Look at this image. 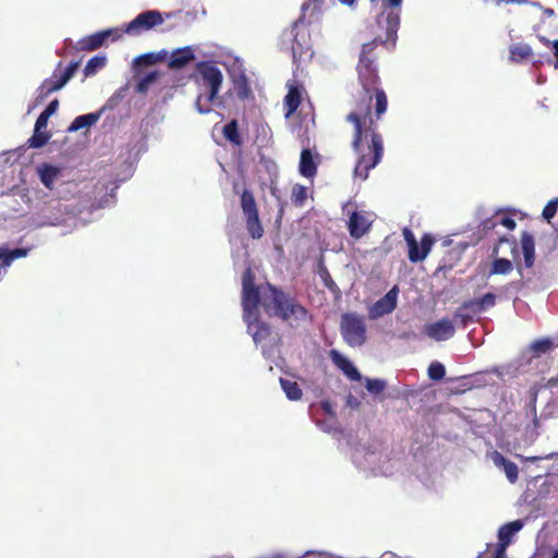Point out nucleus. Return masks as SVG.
<instances>
[{"instance_id": "25", "label": "nucleus", "mask_w": 558, "mask_h": 558, "mask_svg": "<svg viewBox=\"0 0 558 558\" xmlns=\"http://www.w3.org/2000/svg\"><path fill=\"white\" fill-rule=\"evenodd\" d=\"M521 247L524 257V266L532 268L535 263V241L534 236L527 231H523L521 234Z\"/></svg>"}, {"instance_id": "14", "label": "nucleus", "mask_w": 558, "mask_h": 558, "mask_svg": "<svg viewBox=\"0 0 558 558\" xmlns=\"http://www.w3.org/2000/svg\"><path fill=\"white\" fill-rule=\"evenodd\" d=\"M35 172L40 183L49 191H53L57 182L62 177V167L50 162H41L36 166Z\"/></svg>"}, {"instance_id": "30", "label": "nucleus", "mask_w": 558, "mask_h": 558, "mask_svg": "<svg viewBox=\"0 0 558 558\" xmlns=\"http://www.w3.org/2000/svg\"><path fill=\"white\" fill-rule=\"evenodd\" d=\"M99 117H100L99 113H88V114L78 116L70 124V126L68 128V131L76 132L81 129L88 128V126L95 124L98 121Z\"/></svg>"}, {"instance_id": "54", "label": "nucleus", "mask_w": 558, "mask_h": 558, "mask_svg": "<svg viewBox=\"0 0 558 558\" xmlns=\"http://www.w3.org/2000/svg\"><path fill=\"white\" fill-rule=\"evenodd\" d=\"M554 48H555V57H556V64H555V66L558 68V40L554 41Z\"/></svg>"}, {"instance_id": "34", "label": "nucleus", "mask_w": 558, "mask_h": 558, "mask_svg": "<svg viewBox=\"0 0 558 558\" xmlns=\"http://www.w3.org/2000/svg\"><path fill=\"white\" fill-rule=\"evenodd\" d=\"M51 134L46 130L34 128V134L28 138V146L32 148H41L50 140Z\"/></svg>"}, {"instance_id": "28", "label": "nucleus", "mask_w": 558, "mask_h": 558, "mask_svg": "<svg viewBox=\"0 0 558 558\" xmlns=\"http://www.w3.org/2000/svg\"><path fill=\"white\" fill-rule=\"evenodd\" d=\"M509 52L510 60L517 63L527 60L533 54L532 48L527 44L522 43L510 46Z\"/></svg>"}, {"instance_id": "37", "label": "nucleus", "mask_w": 558, "mask_h": 558, "mask_svg": "<svg viewBox=\"0 0 558 558\" xmlns=\"http://www.w3.org/2000/svg\"><path fill=\"white\" fill-rule=\"evenodd\" d=\"M160 73L158 71H153L145 75L136 85V90L141 94H146L150 84L158 80Z\"/></svg>"}, {"instance_id": "32", "label": "nucleus", "mask_w": 558, "mask_h": 558, "mask_svg": "<svg viewBox=\"0 0 558 558\" xmlns=\"http://www.w3.org/2000/svg\"><path fill=\"white\" fill-rule=\"evenodd\" d=\"M513 270V264L508 258L496 257L489 268V276L508 275Z\"/></svg>"}, {"instance_id": "16", "label": "nucleus", "mask_w": 558, "mask_h": 558, "mask_svg": "<svg viewBox=\"0 0 558 558\" xmlns=\"http://www.w3.org/2000/svg\"><path fill=\"white\" fill-rule=\"evenodd\" d=\"M304 27L305 26H301L294 29L292 26L291 29V35H293L291 49L294 59L302 58L311 50V36L308 31Z\"/></svg>"}, {"instance_id": "57", "label": "nucleus", "mask_w": 558, "mask_h": 558, "mask_svg": "<svg viewBox=\"0 0 558 558\" xmlns=\"http://www.w3.org/2000/svg\"><path fill=\"white\" fill-rule=\"evenodd\" d=\"M343 4L351 5L355 0H339Z\"/></svg>"}, {"instance_id": "51", "label": "nucleus", "mask_w": 558, "mask_h": 558, "mask_svg": "<svg viewBox=\"0 0 558 558\" xmlns=\"http://www.w3.org/2000/svg\"><path fill=\"white\" fill-rule=\"evenodd\" d=\"M59 108V100L58 99H53L47 107L46 109L43 111L44 113H46L48 117H51L52 114L56 113V111L58 110Z\"/></svg>"}, {"instance_id": "13", "label": "nucleus", "mask_w": 558, "mask_h": 558, "mask_svg": "<svg viewBox=\"0 0 558 558\" xmlns=\"http://www.w3.org/2000/svg\"><path fill=\"white\" fill-rule=\"evenodd\" d=\"M398 293L399 288L395 286L383 298L376 301L369 308V318L376 319L391 313L397 307Z\"/></svg>"}, {"instance_id": "3", "label": "nucleus", "mask_w": 558, "mask_h": 558, "mask_svg": "<svg viewBox=\"0 0 558 558\" xmlns=\"http://www.w3.org/2000/svg\"><path fill=\"white\" fill-rule=\"evenodd\" d=\"M268 293H264L263 307L266 312L279 317L290 325L304 322L307 318V310L295 298L284 293L270 283H267Z\"/></svg>"}, {"instance_id": "11", "label": "nucleus", "mask_w": 558, "mask_h": 558, "mask_svg": "<svg viewBox=\"0 0 558 558\" xmlns=\"http://www.w3.org/2000/svg\"><path fill=\"white\" fill-rule=\"evenodd\" d=\"M323 13L324 0H306L301 7L300 16L293 22L294 29L318 24L322 21Z\"/></svg>"}, {"instance_id": "6", "label": "nucleus", "mask_w": 558, "mask_h": 558, "mask_svg": "<svg viewBox=\"0 0 558 558\" xmlns=\"http://www.w3.org/2000/svg\"><path fill=\"white\" fill-rule=\"evenodd\" d=\"M340 332L344 342L350 347H362L366 340L364 317L356 313H344L340 319Z\"/></svg>"}, {"instance_id": "5", "label": "nucleus", "mask_w": 558, "mask_h": 558, "mask_svg": "<svg viewBox=\"0 0 558 558\" xmlns=\"http://www.w3.org/2000/svg\"><path fill=\"white\" fill-rule=\"evenodd\" d=\"M266 291L262 292L260 288L255 284V275L251 268H246L242 276V308H243V318H254L259 316L258 307L264 300V293H268L267 287Z\"/></svg>"}, {"instance_id": "63", "label": "nucleus", "mask_w": 558, "mask_h": 558, "mask_svg": "<svg viewBox=\"0 0 558 558\" xmlns=\"http://www.w3.org/2000/svg\"><path fill=\"white\" fill-rule=\"evenodd\" d=\"M477 558H481V555Z\"/></svg>"}, {"instance_id": "19", "label": "nucleus", "mask_w": 558, "mask_h": 558, "mask_svg": "<svg viewBox=\"0 0 558 558\" xmlns=\"http://www.w3.org/2000/svg\"><path fill=\"white\" fill-rule=\"evenodd\" d=\"M330 359L332 361V363L351 380H360L361 379V374L360 372L357 371V368L351 363V361L345 357L344 355H342L339 351L337 350H331L330 353Z\"/></svg>"}, {"instance_id": "46", "label": "nucleus", "mask_w": 558, "mask_h": 558, "mask_svg": "<svg viewBox=\"0 0 558 558\" xmlns=\"http://www.w3.org/2000/svg\"><path fill=\"white\" fill-rule=\"evenodd\" d=\"M525 287V282L522 279L513 280L501 287V291L505 294H515L522 291Z\"/></svg>"}, {"instance_id": "31", "label": "nucleus", "mask_w": 558, "mask_h": 558, "mask_svg": "<svg viewBox=\"0 0 558 558\" xmlns=\"http://www.w3.org/2000/svg\"><path fill=\"white\" fill-rule=\"evenodd\" d=\"M280 386L284 391L287 398L291 401H298L302 398L303 392L296 381L280 378Z\"/></svg>"}, {"instance_id": "56", "label": "nucleus", "mask_w": 558, "mask_h": 558, "mask_svg": "<svg viewBox=\"0 0 558 558\" xmlns=\"http://www.w3.org/2000/svg\"><path fill=\"white\" fill-rule=\"evenodd\" d=\"M310 554H317L319 556H326L327 555V553H325V551H306L304 554V556H308Z\"/></svg>"}, {"instance_id": "22", "label": "nucleus", "mask_w": 558, "mask_h": 558, "mask_svg": "<svg viewBox=\"0 0 558 558\" xmlns=\"http://www.w3.org/2000/svg\"><path fill=\"white\" fill-rule=\"evenodd\" d=\"M495 304L496 295L492 292H487L481 298L465 301L463 303V308H470L472 314H480L494 307Z\"/></svg>"}, {"instance_id": "44", "label": "nucleus", "mask_w": 558, "mask_h": 558, "mask_svg": "<svg viewBox=\"0 0 558 558\" xmlns=\"http://www.w3.org/2000/svg\"><path fill=\"white\" fill-rule=\"evenodd\" d=\"M2 252H3V257H2L3 266H9L12 263V260H14L15 258H20V257H23L26 255V250H24V248H15L12 251L2 248Z\"/></svg>"}, {"instance_id": "39", "label": "nucleus", "mask_w": 558, "mask_h": 558, "mask_svg": "<svg viewBox=\"0 0 558 558\" xmlns=\"http://www.w3.org/2000/svg\"><path fill=\"white\" fill-rule=\"evenodd\" d=\"M167 56V52L163 51L162 53H145L141 57H138L135 62L137 65H151L158 61L163 60V58Z\"/></svg>"}, {"instance_id": "49", "label": "nucleus", "mask_w": 558, "mask_h": 558, "mask_svg": "<svg viewBox=\"0 0 558 558\" xmlns=\"http://www.w3.org/2000/svg\"><path fill=\"white\" fill-rule=\"evenodd\" d=\"M477 314H472L470 308H463V304L458 308L454 316L456 318H459L462 325H466L470 320H473V318Z\"/></svg>"}, {"instance_id": "53", "label": "nucleus", "mask_w": 558, "mask_h": 558, "mask_svg": "<svg viewBox=\"0 0 558 558\" xmlns=\"http://www.w3.org/2000/svg\"><path fill=\"white\" fill-rule=\"evenodd\" d=\"M546 387H548V388L558 387V375L556 377L549 378L546 384Z\"/></svg>"}, {"instance_id": "59", "label": "nucleus", "mask_w": 558, "mask_h": 558, "mask_svg": "<svg viewBox=\"0 0 558 558\" xmlns=\"http://www.w3.org/2000/svg\"><path fill=\"white\" fill-rule=\"evenodd\" d=\"M512 2H515V3H526L527 1L526 0H511Z\"/></svg>"}, {"instance_id": "27", "label": "nucleus", "mask_w": 558, "mask_h": 558, "mask_svg": "<svg viewBox=\"0 0 558 558\" xmlns=\"http://www.w3.org/2000/svg\"><path fill=\"white\" fill-rule=\"evenodd\" d=\"M302 94L299 86H291L284 97L283 104L286 109V118L291 117L301 105Z\"/></svg>"}, {"instance_id": "4", "label": "nucleus", "mask_w": 558, "mask_h": 558, "mask_svg": "<svg viewBox=\"0 0 558 558\" xmlns=\"http://www.w3.org/2000/svg\"><path fill=\"white\" fill-rule=\"evenodd\" d=\"M195 81L205 88H208V95L206 97L202 94L197 96L195 108L202 114L209 113L211 111L210 104L218 98L219 90L222 86V72L215 63L201 61L196 64Z\"/></svg>"}, {"instance_id": "1", "label": "nucleus", "mask_w": 558, "mask_h": 558, "mask_svg": "<svg viewBox=\"0 0 558 558\" xmlns=\"http://www.w3.org/2000/svg\"><path fill=\"white\" fill-rule=\"evenodd\" d=\"M376 24L379 28L385 29V36L377 35L372 41L363 44L359 62L356 64L357 80L363 88L359 94L353 110H357L362 104L367 107V111H372L373 101L375 100L374 116L376 120H380L383 114L387 111L388 98L380 85V77L378 73V56L376 48L381 45L391 44L395 46L397 40V33L400 22L391 34L388 28L387 13L384 10L378 14Z\"/></svg>"}, {"instance_id": "48", "label": "nucleus", "mask_w": 558, "mask_h": 558, "mask_svg": "<svg viewBox=\"0 0 558 558\" xmlns=\"http://www.w3.org/2000/svg\"><path fill=\"white\" fill-rule=\"evenodd\" d=\"M386 384L380 379H366V389L372 393H380L384 391Z\"/></svg>"}, {"instance_id": "52", "label": "nucleus", "mask_w": 558, "mask_h": 558, "mask_svg": "<svg viewBox=\"0 0 558 558\" xmlns=\"http://www.w3.org/2000/svg\"><path fill=\"white\" fill-rule=\"evenodd\" d=\"M322 409L324 410V412L326 414L335 416V413L332 411V407H331V404L328 401L322 402Z\"/></svg>"}, {"instance_id": "2", "label": "nucleus", "mask_w": 558, "mask_h": 558, "mask_svg": "<svg viewBox=\"0 0 558 558\" xmlns=\"http://www.w3.org/2000/svg\"><path fill=\"white\" fill-rule=\"evenodd\" d=\"M347 122L353 126L352 148L357 156L354 175L365 181L369 171L376 168L384 157V138L378 132L374 112L367 111L362 104L357 110H352Z\"/></svg>"}, {"instance_id": "24", "label": "nucleus", "mask_w": 558, "mask_h": 558, "mask_svg": "<svg viewBox=\"0 0 558 558\" xmlns=\"http://www.w3.org/2000/svg\"><path fill=\"white\" fill-rule=\"evenodd\" d=\"M194 59V50L190 46L179 48L171 53L168 66L170 69H181Z\"/></svg>"}, {"instance_id": "38", "label": "nucleus", "mask_w": 558, "mask_h": 558, "mask_svg": "<svg viewBox=\"0 0 558 558\" xmlns=\"http://www.w3.org/2000/svg\"><path fill=\"white\" fill-rule=\"evenodd\" d=\"M554 343L549 338H543L534 341L530 349L535 355H539L542 353L548 352L550 349H553Z\"/></svg>"}, {"instance_id": "17", "label": "nucleus", "mask_w": 558, "mask_h": 558, "mask_svg": "<svg viewBox=\"0 0 558 558\" xmlns=\"http://www.w3.org/2000/svg\"><path fill=\"white\" fill-rule=\"evenodd\" d=\"M163 19L159 11H146L138 14L128 26V32L131 33L136 29H150L157 25L162 24Z\"/></svg>"}, {"instance_id": "60", "label": "nucleus", "mask_w": 558, "mask_h": 558, "mask_svg": "<svg viewBox=\"0 0 558 558\" xmlns=\"http://www.w3.org/2000/svg\"><path fill=\"white\" fill-rule=\"evenodd\" d=\"M551 558H558V549H556L551 556Z\"/></svg>"}, {"instance_id": "29", "label": "nucleus", "mask_w": 558, "mask_h": 558, "mask_svg": "<svg viewBox=\"0 0 558 558\" xmlns=\"http://www.w3.org/2000/svg\"><path fill=\"white\" fill-rule=\"evenodd\" d=\"M222 134L225 138L234 146H241L243 143L239 133V124L235 119H232L223 126Z\"/></svg>"}, {"instance_id": "33", "label": "nucleus", "mask_w": 558, "mask_h": 558, "mask_svg": "<svg viewBox=\"0 0 558 558\" xmlns=\"http://www.w3.org/2000/svg\"><path fill=\"white\" fill-rule=\"evenodd\" d=\"M234 90L236 97L241 100H245L250 97L251 87L245 74H241L234 80Z\"/></svg>"}, {"instance_id": "50", "label": "nucleus", "mask_w": 558, "mask_h": 558, "mask_svg": "<svg viewBox=\"0 0 558 558\" xmlns=\"http://www.w3.org/2000/svg\"><path fill=\"white\" fill-rule=\"evenodd\" d=\"M49 118L46 113L41 112L36 120L35 128L37 130H46Z\"/></svg>"}, {"instance_id": "36", "label": "nucleus", "mask_w": 558, "mask_h": 558, "mask_svg": "<svg viewBox=\"0 0 558 558\" xmlns=\"http://www.w3.org/2000/svg\"><path fill=\"white\" fill-rule=\"evenodd\" d=\"M307 198V189L304 185L295 184L292 187V194L291 199L292 203L298 206L302 207Z\"/></svg>"}, {"instance_id": "41", "label": "nucleus", "mask_w": 558, "mask_h": 558, "mask_svg": "<svg viewBox=\"0 0 558 558\" xmlns=\"http://www.w3.org/2000/svg\"><path fill=\"white\" fill-rule=\"evenodd\" d=\"M497 225H500V226L507 228L508 230H514L517 227V222L514 219H512L510 217H502L498 221L487 220L484 223V229L485 230L494 229Z\"/></svg>"}, {"instance_id": "61", "label": "nucleus", "mask_w": 558, "mask_h": 558, "mask_svg": "<svg viewBox=\"0 0 558 558\" xmlns=\"http://www.w3.org/2000/svg\"><path fill=\"white\" fill-rule=\"evenodd\" d=\"M2 257H3V252H2V248H0V260H2Z\"/></svg>"}, {"instance_id": "10", "label": "nucleus", "mask_w": 558, "mask_h": 558, "mask_svg": "<svg viewBox=\"0 0 558 558\" xmlns=\"http://www.w3.org/2000/svg\"><path fill=\"white\" fill-rule=\"evenodd\" d=\"M247 325V330L252 335L253 340L256 344L264 341L269 342V347H277L281 342V338L277 332H274L271 327L264 322H260L258 317L256 319L248 318L244 319Z\"/></svg>"}, {"instance_id": "20", "label": "nucleus", "mask_w": 558, "mask_h": 558, "mask_svg": "<svg viewBox=\"0 0 558 558\" xmlns=\"http://www.w3.org/2000/svg\"><path fill=\"white\" fill-rule=\"evenodd\" d=\"M372 3L377 2L378 0H369ZM401 4L402 0H381V10H384V14L387 13V23L390 33H395V28L399 23V15L401 13Z\"/></svg>"}, {"instance_id": "62", "label": "nucleus", "mask_w": 558, "mask_h": 558, "mask_svg": "<svg viewBox=\"0 0 558 558\" xmlns=\"http://www.w3.org/2000/svg\"><path fill=\"white\" fill-rule=\"evenodd\" d=\"M330 558H342V557H339V556H331Z\"/></svg>"}, {"instance_id": "55", "label": "nucleus", "mask_w": 558, "mask_h": 558, "mask_svg": "<svg viewBox=\"0 0 558 558\" xmlns=\"http://www.w3.org/2000/svg\"><path fill=\"white\" fill-rule=\"evenodd\" d=\"M544 13L547 15V16H553L555 14V11L550 8H546L544 9Z\"/></svg>"}, {"instance_id": "47", "label": "nucleus", "mask_w": 558, "mask_h": 558, "mask_svg": "<svg viewBox=\"0 0 558 558\" xmlns=\"http://www.w3.org/2000/svg\"><path fill=\"white\" fill-rule=\"evenodd\" d=\"M558 198L549 201L543 209L542 216L548 222L551 223V219L557 214Z\"/></svg>"}, {"instance_id": "9", "label": "nucleus", "mask_w": 558, "mask_h": 558, "mask_svg": "<svg viewBox=\"0 0 558 558\" xmlns=\"http://www.w3.org/2000/svg\"><path fill=\"white\" fill-rule=\"evenodd\" d=\"M402 234L408 244L409 259L412 263L424 260L430 252L435 243V239L430 234L425 233L421 239V246H418L415 235L409 228H403Z\"/></svg>"}, {"instance_id": "18", "label": "nucleus", "mask_w": 558, "mask_h": 558, "mask_svg": "<svg viewBox=\"0 0 558 558\" xmlns=\"http://www.w3.org/2000/svg\"><path fill=\"white\" fill-rule=\"evenodd\" d=\"M372 226V222L361 211H353L348 221L349 233L354 239H361L366 234Z\"/></svg>"}, {"instance_id": "26", "label": "nucleus", "mask_w": 558, "mask_h": 558, "mask_svg": "<svg viewBox=\"0 0 558 558\" xmlns=\"http://www.w3.org/2000/svg\"><path fill=\"white\" fill-rule=\"evenodd\" d=\"M299 171L307 179L314 178L317 173V163L314 161L312 151L308 148H304L301 151Z\"/></svg>"}, {"instance_id": "21", "label": "nucleus", "mask_w": 558, "mask_h": 558, "mask_svg": "<svg viewBox=\"0 0 558 558\" xmlns=\"http://www.w3.org/2000/svg\"><path fill=\"white\" fill-rule=\"evenodd\" d=\"M111 34L112 31L107 29L86 36L78 40V49L83 51H94L100 48L105 44V41L111 36Z\"/></svg>"}, {"instance_id": "45", "label": "nucleus", "mask_w": 558, "mask_h": 558, "mask_svg": "<svg viewBox=\"0 0 558 558\" xmlns=\"http://www.w3.org/2000/svg\"><path fill=\"white\" fill-rule=\"evenodd\" d=\"M319 276L324 282V286L329 289L331 292L336 293L339 292V287L333 281L331 275L329 274L328 269L326 267H322L319 269Z\"/></svg>"}, {"instance_id": "12", "label": "nucleus", "mask_w": 558, "mask_h": 558, "mask_svg": "<svg viewBox=\"0 0 558 558\" xmlns=\"http://www.w3.org/2000/svg\"><path fill=\"white\" fill-rule=\"evenodd\" d=\"M524 522L514 520L501 525L498 530V544L495 558H500L506 548L512 543L514 535L522 530Z\"/></svg>"}, {"instance_id": "35", "label": "nucleus", "mask_w": 558, "mask_h": 558, "mask_svg": "<svg viewBox=\"0 0 558 558\" xmlns=\"http://www.w3.org/2000/svg\"><path fill=\"white\" fill-rule=\"evenodd\" d=\"M538 392H539V388L536 385L532 386L527 391L529 409H530V413L533 417V423L535 426L538 425V418H537V414H536V401H537Z\"/></svg>"}, {"instance_id": "8", "label": "nucleus", "mask_w": 558, "mask_h": 558, "mask_svg": "<svg viewBox=\"0 0 558 558\" xmlns=\"http://www.w3.org/2000/svg\"><path fill=\"white\" fill-rule=\"evenodd\" d=\"M80 61L71 62L59 77H57V72L54 71L52 76L45 80L38 87L36 102L41 104L51 93L61 89L74 76Z\"/></svg>"}, {"instance_id": "7", "label": "nucleus", "mask_w": 558, "mask_h": 558, "mask_svg": "<svg viewBox=\"0 0 558 558\" xmlns=\"http://www.w3.org/2000/svg\"><path fill=\"white\" fill-rule=\"evenodd\" d=\"M241 209L245 217L246 230L250 236L254 240H258L264 235V228L262 226L259 214L253 193L248 190H244L241 194Z\"/></svg>"}, {"instance_id": "58", "label": "nucleus", "mask_w": 558, "mask_h": 558, "mask_svg": "<svg viewBox=\"0 0 558 558\" xmlns=\"http://www.w3.org/2000/svg\"><path fill=\"white\" fill-rule=\"evenodd\" d=\"M539 459H541L539 457H529V458H526L527 461H537Z\"/></svg>"}, {"instance_id": "43", "label": "nucleus", "mask_w": 558, "mask_h": 558, "mask_svg": "<svg viewBox=\"0 0 558 558\" xmlns=\"http://www.w3.org/2000/svg\"><path fill=\"white\" fill-rule=\"evenodd\" d=\"M427 374H428V377L432 380H440V379H442L445 377V374H446V369H445L444 364H441L440 362H433V363H430V365L428 366Z\"/></svg>"}, {"instance_id": "40", "label": "nucleus", "mask_w": 558, "mask_h": 558, "mask_svg": "<svg viewBox=\"0 0 558 558\" xmlns=\"http://www.w3.org/2000/svg\"><path fill=\"white\" fill-rule=\"evenodd\" d=\"M106 63V58L105 57H93L90 58L85 68H84V73L86 76L88 75H92L94 73H96V71L100 68H102Z\"/></svg>"}, {"instance_id": "15", "label": "nucleus", "mask_w": 558, "mask_h": 558, "mask_svg": "<svg viewBox=\"0 0 558 558\" xmlns=\"http://www.w3.org/2000/svg\"><path fill=\"white\" fill-rule=\"evenodd\" d=\"M456 332L453 323L449 318H442L425 326V333L433 340L444 341Z\"/></svg>"}, {"instance_id": "23", "label": "nucleus", "mask_w": 558, "mask_h": 558, "mask_svg": "<svg viewBox=\"0 0 558 558\" xmlns=\"http://www.w3.org/2000/svg\"><path fill=\"white\" fill-rule=\"evenodd\" d=\"M493 461L496 466L504 470L508 481L514 484L519 478V469L518 465L505 458L500 452L495 451L493 454Z\"/></svg>"}, {"instance_id": "42", "label": "nucleus", "mask_w": 558, "mask_h": 558, "mask_svg": "<svg viewBox=\"0 0 558 558\" xmlns=\"http://www.w3.org/2000/svg\"><path fill=\"white\" fill-rule=\"evenodd\" d=\"M505 243L509 244L512 254L517 253V241H515V239L513 236L501 235V236H499L497 243L493 247L492 255L493 256H497L498 253H499L500 246L502 244H505Z\"/></svg>"}]
</instances>
